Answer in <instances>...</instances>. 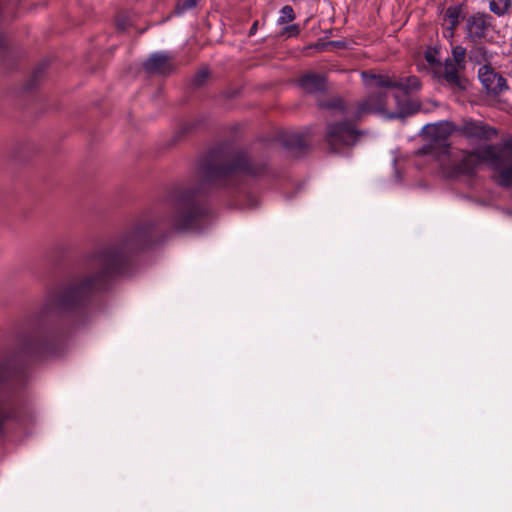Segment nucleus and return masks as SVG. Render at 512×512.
Segmentation results:
<instances>
[{
    "label": "nucleus",
    "mask_w": 512,
    "mask_h": 512,
    "mask_svg": "<svg viewBox=\"0 0 512 512\" xmlns=\"http://www.w3.org/2000/svg\"><path fill=\"white\" fill-rule=\"evenodd\" d=\"M162 239L161 221L143 216L119 236L85 254L71 276L47 292L35 328L25 338V351L38 356L57 355L65 336L54 320L85 314L97 292L107 289L116 277L132 273L138 252Z\"/></svg>",
    "instance_id": "1"
},
{
    "label": "nucleus",
    "mask_w": 512,
    "mask_h": 512,
    "mask_svg": "<svg viewBox=\"0 0 512 512\" xmlns=\"http://www.w3.org/2000/svg\"><path fill=\"white\" fill-rule=\"evenodd\" d=\"M198 173L204 184L235 198V205L254 208L258 205V199L249 192L246 178L269 177L271 169L267 161L254 158L246 150L227 152L219 146L200 159Z\"/></svg>",
    "instance_id": "2"
},
{
    "label": "nucleus",
    "mask_w": 512,
    "mask_h": 512,
    "mask_svg": "<svg viewBox=\"0 0 512 512\" xmlns=\"http://www.w3.org/2000/svg\"><path fill=\"white\" fill-rule=\"evenodd\" d=\"M493 169L497 171L495 181L499 186L503 188L512 187V164L509 166H504V159L502 158V162L499 168Z\"/></svg>",
    "instance_id": "16"
},
{
    "label": "nucleus",
    "mask_w": 512,
    "mask_h": 512,
    "mask_svg": "<svg viewBox=\"0 0 512 512\" xmlns=\"http://www.w3.org/2000/svg\"><path fill=\"white\" fill-rule=\"evenodd\" d=\"M457 133L475 143L491 141L498 134L494 127L483 121L471 118L464 119L462 123L458 125Z\"/></svg>",
    "instance_id": "10"
},
{
    "label": "nucleus",
    "mask_w": 512,
    "mask_h": 512,
    "mask_svg": "<svg viewBox=\"0 0 512 512\" xmlns=\"http://www.w3.org/2000/svg\"><path fill=\"white\" fill-rule=\"evenodd\" d=\"M170 212L165 221L176 231H197L212 218L208 198L200 185L182 186L169 195Z\"/></svg>",
    "instance_id": "4"
},
{
    "label": "nucleus",
    "mask_w": 512,
    "mask_h": 512,
    "mask_svg": "<svg viewBox=\"0 0 512 512\" xmlns=\"http://www.w3.org/2000/svg\"><path fill=\"white\" fill-rule=\"evenodd\" d=\"M511 6V0H490L489 8L496 15H504Z\"/></svg>",
    "instance_id": "18"
},
{
    "label": "nucleus",
    "mask_w": 512,
    "mask_h": 512,
    "mask_svg": "<svg viewBox=\"0 0 512 512\" xmlns=\"http://www.w3.org/2000/svg\"><path fill=\"white\" fill-rule=\"evenodd\" d=\"M485 71L481 72L479 78L486 90L494 95H498L508 89L506 79L495 73L493 70L485 67Z\"/></svg>",
    "instance_id": "13"
},
{
    "label": "nucleus",
    "mask_w": 512,
    "mask_h": 512,
    "mask_svg": "<svg viewBox=\"0 0 512 512\" xmlns=\"http://www.w3.org/2000/svg\"><path fill=\"white\" fill-rule=\"evenodd\" d=\"M457 129L458 125L450 121L425 125L423 131L429 137V141L418 150V154L431 155L440 160L441 157L449 153V137L453 133H457Z\"/></svg>",
    "instance_id": "7"
},
{
    "label": "nucleus",
    "mask_w": 512,
    "mask_h": 512,
    "mask_svg": "<svg viewBox=\"0 0 512 512\" xmlns=\"http://www.w3.org/2000/svg\"><path fill=\"white\" fill-rule=\"evenodd\" d=\"M492 16L487 13H476L466 20L467 38L477 43L484 39L492 28Z\"/></svg>",
    "instance_id": "11"
},
{
    "label": "nucleus",
    "mask_w": 512,
    "mask_h": 512,
    "mask_svg": "<svg viewBox=\"0 0 512 512\" xmlns=\"http://www.w3.org/2000/svg\"><path fill=\"white\" fill-rule=\"evenodd\" d=\"M361 78L369 93L355 104L353 111L347 110L342 99L332 101L329 107L345 110L353 121H359L370 114L388 119L405 118L420 110L421 103L408 97L421 88L418 77H395L388 73L363 71Z\"/></svg>",
    "instance_id": "3"
},
{
    "label": "nucleus",
    "mask_w": 512,
    "mask_h": 512,
    "mask_svg": "<svg viewBox=\"0 0 512 512\" xmlns=\"http://www.w3.org/2000/svg\"><path fill=\"white\" fill-rule=\"evenodd\" d=\"M26 380L24 367H14L0 359V432L7 421L20 417L21 405L14 391L22 388Z\"/></svg>",
    "instance_id": "5"
},
{
    "label": "nucleus",
    "mask_w": 512,
    "mask_h": 512,
    "mask_svg": "<svg viewBox=\"0 0 512 512\" xmlns=\"http://www.w3.org/2000/svg\"><path fill=\"white\" fill-rule=\"evenodd\" d=\"M361 132L349 120L329 123L326 127L325 143L333 152H341L357 142Z\"/></svg>",
    "instance_id": "9"
},
{
    "label": "nucleus",
    "mask_w": 512,
    "mask_h": 512,
    "mask_svg": "<svg viewBox=\"0 0 512 512\" xmlns=\"http://www.w3.org/2000/svg\"><path fill=\"white\" fill-rule=\"evenodd\" d=\"M295 12L292 6L285 5L280 10V16L278 18L279 24H285L292 22L295 19Z\"/></svg>",
    "instance_id": "21"
},
{
    "label": "nucleus",
    "mask_w": 512,
    "mask_h": 512,
    "mask_svg": "<svg viewBox=\"0 0 512 512\" xmlns=\"http://www.w3.org/2000/svg\"><path fill=\"white\" fill-rule=\"evenodd\" d=\"M256 27H257V22H255V23L252 25V27H251V29H250V34H253V33H254V31L256 30Z\"/></svg>",
    "instance_id": "29"
},
{
    "label": "nucleus",
    "mask_w": 512,
    "mask_h": 512,
    "mask_svg": "<svg viewBox=\"0 0 512 512\" xmlns=\"http://www.w3.org/2000/svg\"><path fill=\"white\" fill-rule=\"evenodd\" d=\"M143 67L149 74L166 76L176 69V63L172 55L164 52H155L147 58Z\"/></svg>",
    "instance_id": "12"
},
{
    "label": "nucleus",
    "mask_w": 512,
    "mask_h": 512,
    "mask_svg": "<svg viewBox=\"0 0 512 512\" xmlns=\"http://www.w3.org/2000/svg\"><path fill=\"white\" fill-rule=\"evenodd\" d=\"M452 58L445 59L443 65H438L436 78L453 91L466 89L467 80L461 75L465 69L466 48L461 45L452 46Z\"/></svg>",
    "instance_id": "8"
},
{
    "label": "nucleus",
    "mask_w": 512,
    "mask_h": 512,
    "mask_svg": "<svg viewBox=\"0 0 512 512\" xmlns=\"http://www.w3.org/2000/svg\"><path fill=\"white\" fill-rule=\"evenodd\" d=\"M197 5V0H178L175 8L177 15H182L193 9Z\"/></svg>",
    "instance_id": "22"
},
{
    "label": "nucleus",
    "mask_w": 512,
    "mask_h": 512,
    "mask_svg": "<svg viewBox=\"0 0 512 512\" xmlns=\"http://www.w3.org/2000/svg\"><path fill=\"white\" fill-rule=\"evenodd\" d=\"M326 45H332V46H336V47H342L343 46V43L340 42V41H329Z\"/></svg>",
    "instance_id": "28"
},
{
    "label": "nucleus",
    "mask_w": 512,
    "mask_h": 512,
    "mask_svg": "<svg viewBox=\"0 0 512 512\" xmlns=\"http://www.w3.org/2000/svg\"><path fill=\"white\" fill-rule=\"evenodd\" d=\"M439 51L436 48H429L424 52V58L432 67L433 74L436 77V70L438 65H443L441 61L438 60Z\"/></svg>",
    "instance_id": "19"
},
{
    "label": "nucleus",
    "mask_w": 512,
    "mask_h": 512,
    "mask_svg": "<svg viewBox=\"0 0 512 512\" xmlns=\"http://www.w3.org/2000/svg\"><path fill=\"white\" fill-rule=\"evenodd\" d=\"M46 68V64L45 63H41L34 71L33 73V77H32V80L34 81L36 78H38L40 76V74H42L44 72Z\"/></svg>",
    "instance_id": "26"
},
{
    "label": "nucleus",
    "mask_w": 512,
    "mask_h": 512,
    "mask_svg": "<svg viewBox=\"0 0 512 512\" xmlns=\"http://www.w3.org/2000/svg\"><path fill=\"white\" fill-rule=\"evenodd\" d=\"M209 77V70L207 68H202L198 72H196L191 78V85L194 88H199L205 84Z\"/></svg>",
    "instance_id": "20"
},
{
    "label": "nucleus",
    "mask_w": 512,
    "mask_h": 512,
    "mask_svg": "<svg viewBox=\"0 0 512 512\" xmlns=\"http://www.w3.org/2000/svg\"><path fill=\"white\" fill-rule=\"evenodd\" d=\"M12 55V51L7 46L6 40L4 36L0 33V57L3 59H8Z\"/></svg>",
    "instance_id": "23"
},
{
    "label": "nucleus",
    "mask_w": 512,
    "mask_h": 512,
    "mask_svg": "<svg viewBox=\"0 0 512 512\" xmlns=\"http://www.w3.org/2000/svg\"><path fill=\"white\" fill-rule=\"evenodd\" d=\"M299 86L307 93H316L325 90V78L318 73H307L298 80Z\"/></svg>",
    "instance_id": "14"
},
{
    "label": "nucleus",
    "mask_w": 512,
    "mask_h": 512,
    "mask_svg": "<svg viewBox=\"0 0 512 512\" xmlns=\"http://www.w3.org/2000/svg\"><path fill=\"white\" fill-rule=\"evenodd\" d=\"M282 144L288 150L305 151L309 146V140L302 133H287L282 136Z\"/></svg>",
    "instance_id": "15"
},
{
    "label": "nucleus",
    "mask_w": 512,
    "mask_h": 512,
    "mask_svg": "<svg viewBox=\"0 0 512 512\" xmlns=\"http://www.w3.org/2000/svg\"><path fill=\"white\" fill-rule=\"evenodd\" d=\"M127 26H128V24H127L126 21H124V20H122L120 18L117 20V27H118V29L124 31V30L127 29Z\"/></svg>",
    "instance_id": "27"
},
{
    "label": "nucleus",
    "mask_w": 512,
    "mask_h": 512,
    "mask_svg": "<svg viewBox=\"0 0 512 512\" xmlns=\"http://www.w3.org/2000/svg\"><path fill=\"white\" fill-rule=\"evenodd\" d=\"M501 162L502 156L495 151L494 146L487 145L482 150L462 151L460 157L450 164L447 173L453 178L462 175L472 176L482 163H487L492 168H499Z\"/></svg>",
    "instance_id": "6"
},
{
    "label": "nucleus",
    "mask_w": 512,
    "mask_h": 512,
    "mask_svg": "<svg viewBox=\"0 0 512 512\" xmlns=\"http://www.w3.org/2000/svg\"><path fill=\"white\" fill-rule=\"evenodd\" d=\"M285 33L288 34V36H297L300 32L299 25L292 24L284 28Z\"/></svg>",
    "instance_id": "25"
},
{
    "label": "nucleus",
    "mask_w": 512,
    "mask_h": 512,
    "mask_svg": "<svg viewBox=\"0 0 512 512\" xmlns=\"http://www.w3.org/2000/svg\"><path fill=\"white\" fill-rule=\"evenodd\" d=\"M456 28L457 27H455V26L448 25L443 31V36L450 41L451 45L453 42V37H454Z\"/></svg>",
    "instance_id": "24"
},
{
    "label": "nucleus",
    "mask_w": 512,
    "mask_h": 512,
    "mask_svg": "<svg viewBox=\"0 0 512 512\" xmlns=\"http://www.w3.org/2000/svg\"><path fill=\"white\" fill-rule=\"evenodd\" d=\"M464 18L463 5L449 6L444 13V20L451 26L457 27Z\"/></svg>",
    "instance_id": "17"
}]
</instances>
